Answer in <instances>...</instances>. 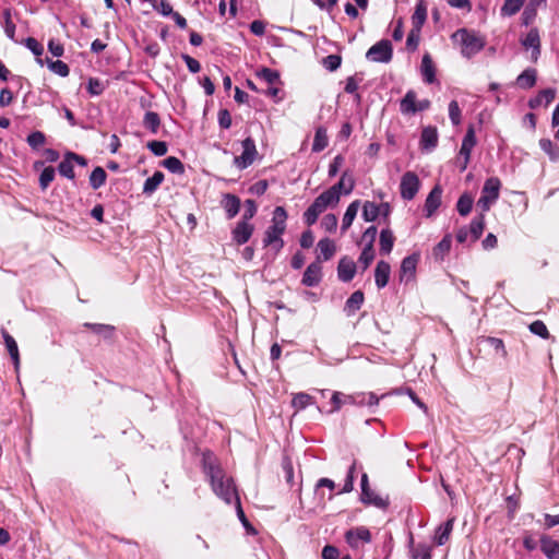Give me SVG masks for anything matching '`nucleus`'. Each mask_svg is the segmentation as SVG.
Returning <instances> with one entry per match:
<instances>
[{
  "mask_svg": "<svg viewBox=\"0 0 559 559\" xmlns=\"http://www.w3.org/2000/svg\"><path fill=\"white\" fill-rule=\"evenodd\" d=\"M203 472L210 480L214 493L227 504L238 498L234 479L222 468L218 459L210 451L202 455Z\"/></svg>",
  "mask_w": 559,
  "mask_h": 559,
  "instance_id": "obj_1",
  "label": "nucleus"
},
{
  "mask_svg": "<svg viewBox=\"0 0 559 559\" xmlns=\"http://www.w3.org/2000/svg\"><path fill=\"white\" fill-rule=\"evenodd\" d=\"M258 155L255 142L248 136L242 141V153L234 158V164L239 169H246L251 166Z\"/></svg>",
  "mask_w": 559,
  "mask_h": 559,
  "instance_id": "obj_6",
  "label": "nucleus"
},
{
  "mask_svg": "<svg viewBox=\"0 0 559 559\" xmlns=\"http://www.w3.org/2000/svg\"><path fill=\"white\" fill-rule=\"evenodd\" d=\"M381 215V207L374 202L366 201L362 206V218L366 222H374Z\"/></svg>",
  "mask_w": 559,
  "mask_h": 559,
  "instance_id": "obj_36",
  "label": "nucleus"
},
{
  "mask_svg": "<svg viewBox=\"0 0 559 559\" xmlns=\"http://www.w3.org/2000/svg\"><path fill=\"white\" fill-rule=\"evenodd\" d=\"M73 168L74 164L72 163L68 154H66L63 159L58 165L59 174L68 179L73 180L75 178Z\"/></svg>",
  "mask_w": 559,
  "mask_h": 559,
  "instance_id": "obj_41",
  "label": "nucleus"
},
{
  "mask_svg": "<svg viewBox=\"0 0 559 559\" xmlns=\"http://www.w3.org/2000/svg\"><path fill=\"white\" fill-rule=\"evenodd\" d=\"M338 195L330 189L318 195L312 204L305 211L304 221L308 226L316 224L320 214L328 207H334L338 204Z\"/></svg>",
  "mask_w": 559,
  "mask_h": 559,
  "instance_id": "obj_4",
  "label": "nucleus"
},
{
  "mask_svg": "<svg viewBox=\"0 0 559 559\" xmlns=\"http://www.w3.org/2000/svg\"><path fill=\"white\" fill-rule=\"evenodd\" d=\"M313 403L312 396L307 393H297L293 397L292 404L296 409H305L307 406Z\"/></svg>",
  "mask_w": 559,
  "mask_h": 559,
  "instance_id": "obj_46",
  "label": "nucleus"
},
{
  "mask_svg": "<svg viewBox=\"0 0 559 559\" xmlns=\"http://www.w3.org/2000/svg\"><path fill=\"white\" fill-rule=\"evenodd\" d=\"M427 19V5L425 1L420 0L416 7L415 11L412 15V23L413 28H416V31H420L423 25L425 24Z\"/></svg>",
  "mask_w": 559,
  "mask_h": 559,
  "instance_id": "obj_27",
  "label": "nucleus"
},
{
  "mask_svg": "<svg viewBox=\"0 0 559 559\" xmlns=\"http://www.w3.org/2000/svg\"><path fill=\"white\" fill-rule=\"evenodd\" d=\"M322 280V266L319 261L310 263L302 276L301 283L307 287L317 286Z\"/></svg>",
  "mask_w": 559,
  "mask_h": 559,
  "instance_id": "obj_10",
  "label": "nucleus"
},
{
  "mask_svg": "<svg viewBox=\"0 0 559 559\" xmlns=\"http://www.w3.org/2000/svg\"><path fill=\"white\" fill-rule=\"evenodd\" d=\"M536 83V70L535 69H526L524 70L518 78L516 84L521 88L527 90L535 85Z\"/></svg>",
  "mask_w": 559,
  "mask_h": 559,
  "instance_id": "obj_31",
  "label": "nucleus"
},
{
  "mask_svg": "<svg viewBox=\"0 0 559 559\" xmlns=\"http://www.w3.org/2000/svg\"><path fill=\"white\" fill-rule=\"evenodd\" d=\"M245 207L246 210L241 221L249 223V221L257 214L258 207L255 202L251 199L246 200Z\"/></svg>",
  "mask_w": 559,
  "mask_h": 559,
  "instance_id": "obj_64",
  "label": "nucleus"
},
{
  "mask_svg": "<svg viewBox=\"0 0 559 559\" xmlns=\"http://www.w3.org/2000/svg\"><path fill=\"white\" fill-rule=\"evenodd\" d=\"M453 526H454L453 518L449 519L443 524L438 526V528L436 530V533H435V537H433L435 544L438 546L444 545L450 538V535L453 531Z\"/></svg>",
  "mask_w": 559,
  "mask_h": 559,
  "instance_id": "obj_20",
  "label": "nucleus"
},
{
  "mask_svg": "<svg viewBox=\"0 0 559 559\" xmlns=\"http://www.w3.org/2000/svg\"><path fill=\"white\" fill-rule=\"evenodd\" d=\"M259 78L267 82L269 84H274L278 81L280 75L276 71L270 69V68H263L259 73Z\"/></svg>",
  "mask_w": 559,
  "mask_h": 559,
  "instance_id": "obj_60",
  "label": "nucleus"
},
{
  "mask_svg": "<svg viewBox=\"0 0 559 559\" xmlns=\"http://www.w3.org/2000/svg\"><path fill=\"white\" fill-rule=\"evenodd\" d=\"M374 259V250L370 246H364L359 257V263L362 264V270H367Z\"/></svg>",
  "mask_w": 559,
  "mask_h": 559,
  "instance_id": "obj_52",
  "label": "nucleus"
},
{
  "mask_svg": "<svg viewBox=\"0 0 559 559\" xmlns=\"http://www.w3.org/2000/svg\"><path fill=\"white\" fill-rule=\"evenodd\" d=\"M540 148L549 156L552 162L559 159V151L555 150L551 140L549 139H540L539 140Z\"/></svg>",
  "mask_w": 559,
  "mask_h": 559,
  "instance_id": "obj_47",
  "label": "nucleus"
},
{
  "mask_svg": "<svg viewBox=\"0 0 559 559\" xmlns=\"http://www.w3.org/2000/svg\"><path fill=\"white\" fill-rule=\"evenodd\" d=\"M356 263L348 257H343L337 265V276L340 281L350 282L356 274Z\"/></svg>",
  "mask_w": 559,
  "mask_h": 559,
  "instance_id": "obj_13",
  "label": "nucleus"
},
{
  "mask_svg": "<svg viewBox=\"0 0 559 559\" xmlns=\"http://www.w3.org/2000/svg\"><path fill=\"white\" fill-rule=\"evenodd\" d=\"M332 408L330 413L340 411L344 405L357 404V396L334 392L331 397Z\"/></svg>",
  "mask_w": 559,
  "mask_h": 559,
  "instance_id": "obj_23",
  "label": "nucleus"
},
{
  "mask_svg": "<svg viewBox=\"0 0 559 559\" xmlns=\"http://www.w3.org/2000/svg\"><path fill=\"white\" fill-rule=\"evenodd\" d=\"M377 234V227L370 226L364 231L361 236V241L365 243V246H370V248H373V242L376 240Z\"/></svg>",
  "mask_w": 559,
  "mask_h": 559,
  "instance_id": "obj_63",
  "label": "nucleus"
},
{
  "mask_svg": "<svg viewBox=\"0 0 559 559\" xmlns=\"http://www.w3.org/2000/svg\"><path fill=\"white\" fill-rule=\"evenodd\" d=\"M160 124V118L155 111H146L143 119V126L150 130L152 133H156L158 131Z\"/></svg>",
  "mask_w": 559,
  "mask_h": 559,
  "instance_id": "obj_40",
  "label": "nucleus"
},
{
  "mask_svg": "<svg viewBox=\"0 0 559 559\" xmlns=\"http://www.w3.org/2000/svg\"><path fill=\"white\" fill-rule=\"evenodd\" d=\"M46 63L48 68L56 74L61 78H66L69 75L70 69L67 63L61 60L52 61L51 59H46Z\"/></svg>",
  "mask_w": 559,
  "mask_h": 559,
  "instance_id": "obj_44",
  "label": "nucleus"
},
{
  "mask_svg": "<svg viewBox=\"0 0 559 559\" xmlns=\"http://www.w3.org/2000/svg\"><path fill=\"white\" fill-rule=\"evenodd\" d=\"M318 250H319V255L317 257V261L320 262L321 258L324 261H328L334 255V253L336 251V247H335V243L333 240H331L329 238H323L318 242Z\"/></svg>",
  "mask_w": 559,
  "mask_h": 559,
  "instance_id": "obj_26",
  "label": "nucleus"
},
{
  "mask_svg": "<svg viewBox=\"0 0 559 559\" xmlns=\"http://www.w3.org/2000/svg\"><path fill=\"white\" fill-rule=\"evenodd\" d=\"M359 205H360V201L355 200L347 206L346 212L343 216V221H342V227H341L342 231L347 230L352 226V224L357 215Z\"/></svg>",
  "mask_w": 559,
  "mask_h": 559,
  "instance_id": "obj_28",
  "label": "nucleus"
},
{
  "mask_svg": "<svg viewBox=\"0 0 559 559\" xmlns=\"http://www.w3.org/2000/svg\"><path fill=\"white\" fill-rule=\"evenodd\" d=\"M418 260V254H412L403 259L400 270L401 282H408L414 278Z\"/></svg>",
  "mask_w": 559,
  "mask_h": 559,
  "instance_id": "obj_14",
  "label": "nucleus"
},
{
  "mask_svg": "<svg viewBox=\"0 0 559 559\" xmlns=\"http://www.w3.org/2000/svg\"><path fill=\"white\" fill-rule=\"evenodd\" d=\"M475 144H476V136H475L474 129L471 127V128H468V130L466 131V133L463 138L461 150H460V155L463 156V158H464L463 164L461 166L462 171L466 169V167L469 163L471 153H472V150L475 146Z\"/></svg>",
  "mask_w": 559,
  "mask_h": 559,
  "instance_id": "obj_9",
  "label": "nucleus"
},
{
  "mask_svg": "<svg viewBox=\"0 0 559 559\" xmlns=\"http://www.w3.org/2000/svg\"><path fill=\"white\" fill-rule=\"evenodd\" d=\"M420 187V181L418 176L414 171H406L402 178L400 183V192L401 197L404 200L411 201L415 198Z\"/></svg>",
  "mask_w": 559,
  "mask_h": 559,
  "instance_id": "obj_7",
  "label": "nucleus"
},
{
  "mask_svg": "<svg viewBox=\"0 0 559 559\" xmlns=\"http://www.w3.org/2000/svg\"><path fill=\"white\" fill-rule=\"evenodd\" d=\"M417 95L413 90L406 92L405 96L400 102L401 114L408 116L416 114Z\"/></svg>",
  "mask_w": 559,
  "mask_h": 559,
  "instance_id": "obj_22",
  "label": "nucleus"
},
{
  "mask_svg": "<svg viewBox=\"0 0 559 559\" xmlns=\"http://www.w3.org/2000/svg\"><path fill=\"white\" fill-rule=\"evenodd\" d=\"M474 199L469 193H463L456 203V210L460 215L467 216L473 207Z\"/></svg>",
  "mask_w": 559,
  "mask_h": 559,
  "instance_id": "obj_37",
  "label": "nucleus"
},
{
  "mask_svg": "<svg viewBox=\"0 0 559 559\" xmlns=\"http://www.w3.org/2000/svg\"><path fill=\"white\" fill-rule=\"evenodd\" d=\"M412 559H431V548L419 544L412 549Z\"/></svg>",
  "mask_w": 559,
  "mask_h": 559,
  "instance_id": "obj_53",
  "label": "nucleus"
},
{
  "mask_svg": "<svg viewBox=\"0 0 559 559\" xmlns=\"http://www.w3.org/2000/svg\"><path fill=\"white\" fill-rule=\"evenodd\" d=\"M525 0H504L503 5L501 7L500 13L502 16H512L516 14Z\"/></svg>",
  "mask_w": 559,
  "mask_h": 559,
  "instance_id": "obj_39",
  "label": "nucleus"
},
{
  "mask_svg": "<svg viewBox=\"0 0 559 559\" xmlns=\"http://www.w3.org/2000/svg\"><path fill=\"white\" fill-rule=\"evenodd\" d=\"M452 40L461 48L463 57L471 59L485 47L486 40L475 31L460 28L452 35Z\"/></svg>",
  "mask_w": 559,
  "mask_h": 559,
  "instance_id": "obj_3",
  "label": "nucleus"
},
{
  "mask_svg": "<svg viewBox=\"0 0 559 559\" xmlns=\"http://www.w3.org/2000/svg\"><path fill=\"white\" fill-rule=\"evenodd\" d=\"M452 239L450 235H445L433 249L436 257H443L451 249Z\"/></svg>",
  "mask_w": 559,
  "mask_h": 559,
  "instance_id": "obj_50",
  "label": "nucleus"
},
{
  "mask_svg": "<svg viewBox=\"0 0 559 559\" xmlns=\"http://www.w3.org/2000/svg\"><path fill=\"white\" fill-rule=\"evenodd\" d=\"M27 143L33 150H38L46 142V136L41 131H34L28 134Z\"/></svg>",
  "mask_w": 559,
  "mask_h": 559,
  "instance_id": "obj_49",
  "label": "nucleus"
},
{
  "mask_svg": "<svg viewBox=\"0 0 559 559\" xmlns=\"http://www.w3.org/2000/svg\"><path fill=\"white\" fill-rule=\"evenodd\" d=\"M556 97V91L552 88H546L538 93V95L528 102V106L532 109L538 108L540 105L545 104L548 106Z\"/></svg>",
  "mask_w": 559,
  "mask_h": 559,
  "instance_id": "obj_25",
  "label": "nucleus"
},
{
  "mask_svg": "<svg viewBox=\"0 0 559 559\" xmlns=\"http://www.w3.org/2000/svg\"><path fill=\"white\" fill-rule=\"evenodd\" d=\"M420 68L425 81L429 84L433 83L436 78V70L431 57L428 53L423 57Z\"/></svg>",
  "mask_w": 559,
  "mask_h": 559,
  "instance_id": "obj_30",
  "label": "nucleus"
},
{
  "mask_svg": "<svg viewBox=\"0 0 559 559\" xmlns=\"http://www.w3.org/2000/svg\"><path fill=\"white\" fill-rule=\"evenodd\" d=\"M328 144L329 139L326 134V129L323 127L317 128L312 143V152L319 153L323 151L328 146Z\"/></svg>",
  "mask_w": 559,
  "mask_h": 559,
  "instance_id": "obj_34",
  "label": "nucleus"
},
{
  "mask_svg": "<svg viewBox=\"0 0 559 559\" xmlns=\"http://www.w3.org/2000/svg\"><path fill=\"white\" fill-rule=\"evenodd\" d=\"M394 235L391 229L384 228L380 233V252L382 254H389L394 246Z\"/></svg>",
  "mask_w": 559,
  "mask_h": 559,
  "instance_id": "obj_29",
  "label": "nucleus"
},
{
  "mask_svg": "<svg viewBox=\"0 0 559 559\" xmlns=\"http://www.w3.org/2000/svg\"><path fill=\"white\" fill-rule=\"evenodd\" d=\"M540 549L548 559H559V542L544 535L540 538Z\"/></svg>",
  "mask_w": 559,
  "mask_h": 559,
  "instance_id": "obj_21",
  "label": "nucleus"
},
{
  "mask_svg": "<svg viewBox=\"0 0 559 559\" xmlns=\"http://www.w3.org/2000/svg\"><path fill=\"white\" fill-rule=\"evenodd\" d=\"M222 206L227 214V218H234L240 210V199L231 193H226L222 200Z\"/></svg>",
  "mask_w": 559,
  "mask_h": 559,
  "instance_id": "obj_19",
  "label": "nucleus"
},
{
  "mask_svg": "<svg viewBox=\"0 0 559 559\" xmlns=\"http://www.w3.org/2000/svg\"><path fill=\"white\" fill-rule=\"evenodd\" d=\"M500 188L501 181L499 180V178L490 177L485 181L481 189V194L488 197L489 199L496 202L499 198Z\"/></svg>",
  "mask_w": 559,
  "mask_h": 559,
  "instance_id": "obj_24",
  "label": "nucleus"
},
{
  "mask_svg": "<svg viewBox=\"0 0 559 559\" xmlns=\"http://www.w3.org/2000/svg\"><path fill=\"white\" fill-rule=\"evenodd\" d=\"M361 501L366 504H373L378 508H384L386 507V501L376 495L370 488H369V498L361 497Z\"/></svg>",
  "mask_w": 559,
  "mask_h": 559,
  "instance_id": "obj_61",
  "label": "nucleus"
},
{
  "mask_svg": "<svg viewBox=\"0 0 559 559\" xmlns=\"http://www.w3.org/2000/svg\"><path fill=\"white\" fill-rule=\"evenodd\" d=\"M391 273V266L388 262L381 260L377 263L374 270V280L378 288H383L388 285Z\"/></svg>",
  "mask_w": 559,
  "mask_h": 559,
  "instance_id": "obj_17",
  "label": "nucleus"
},
{
  "mask_svg": "<svg viewBox=\"0 0 559 559\" xmlns=\"http://www.w3.org/2000/svg\"><path fill=\"white\" fill-rule=\"evenodd\" d=\"M521 43L526 49L531 48L533 50V58L537 59L538 55L540 53V38L538 29L531 28Z\"/></svg>",
  "mask_w": 559,
  "mask_h": 559,
  "instance_id": "obj_18",
  "label": "nucleus"
},
{
  "mask_svg": "<svg viewBox=\"0 0 559 559\" xmlns=\"http://www.w3.org/2000/svg\"><path fill=\"white\" fill-rule=\"evenodd\" d=\"M449 117L454 126L461 122V109L456 100H451L449 104Z\"/></svg>",
  "mask_w": 559,
  "mask_h": 559,
  "instance_id": "obj_57",
  "label": "nucleus"
},
{
  "mask_svg": "<svg viewBox=\"0 0 559 559\" xmlns=\"http://www.w3.org/2000/svg\"><path fill=\"white\" fill-rule=\"evenodd\" d=\"M104 90H105V85H104V83L100 80L95 79V78H91L88 80L87 92L92 96L100 95L104 92Z\"/></svg>",
  "mask_w": 559,
  "mask_h": 559,
  "instance_id": "obj_55",
  "label": "nucleus"
},
{
  "mask_svg": "<svg viewBox=\"0 0 559 559\" xmlns=\"http://www.w3.org/2000/svg\"><path fill=\"white\" fill-rule=\"evenodd\" d=\"M346 543L352 548H358L360 543H370L371 534L370 531L365 526H358L352 530H348L345 533Z\"/></svg>",
  "mask_w": 559,
  "mask_h": 559,
  "instance_id": "obj_8",
  "label": "nucleus"
},
{
  "mask_svg": "<svg viewBox=\"0 0 559 559\" xmlns=\"http://www.w3.org/2000/svg\"><path fill=\"white\" fill-rule=\"evenodd\" d=\"M469 233L472 241H476L481 236L484 229H485V216L484 214H480L473 218V221L469 224Z\"/></svg>",
  "mask_w": 559,
  "mask_h": 559,
  "instance_id": "obj_35",
  "label": "nucleus"
},
{
  "mask_svg": "<svg viewBox=\"0 0 559 559\" xmlns=\"http://www.w3.org/2000/svg\"><path fill=\"white\" fill-rule=\"evenodd\" d=\"M344 90L347 94H354L356 102L360 103L361 96H360V94L357 93L358 82L356 81L355 76H349L346 79V84H345Z\"/></svg>",
  "mask_w": 559,
  "mask_h": 559,
  "instance_id": "obj_58",
  "label": "nucleus"
},
{
  "mask_svg": "<svg viewBox=\"0 0 559 559\" xmlns=\"http://www.w3.org/2000/svg\"><path fill=\"white\" fill-rule=\"evenodd\" d=\"M438 144V132L435 127H426L421 131L420 146L423 150L432 151Z\"/></svg>",
  "mask_w": 559,
  "mask_h": 559,
  "instance_id": "obj_16",
  "label": "nucleus"
},
{
  "mask_svg": "<svg viewBox=\"0 0 559 559\" xmlns=\"http://www.w3.org/2000/svg\"><path fill=\"white\" fill-rule=\"evenodd\" d=\"M253 230L252 224L240 221L231 231L233 239L237 245H245L251 238Z\"/></svg>",
  "mask_w": 559,
  "mask_h": 559,
  "instance_id": "obj_12",
  "label": "nucleus"
},
{
  "mask_svg": "<svg viewBox=\"0 0 559 559\" xmlns=\"http://www.w3.org/2000/svg\"><path fill=\"white\" fill-rule=\"evenodd\" d=\"M53 179H55V169L51 166L44 168L39 176L40 188L43 190L47 189Z\"/></svg>",
  "mask_w": 559,
  "mask_h": 559,
  "instance_id": "obj_51",
  "label": "nucleus"
},
{
  "mask_svg": "<svg viewBox=\"0 0 559 559\" xmlns=\"http://www.w3.org/2000/svg\"><path fill=\"white\" fill-rule=\"evenodd\" d=\"M147 148L156 156H164L167 153V144L164 141H151Z\"/></svg>",
  "mask_w": 559,
  "mask_h": 559,
  "instance_id": "obj_56",
  "label": "nucleus"
},
{
  "mask_svg": "<svg viewBox=\"0 0 559 559\" xmlns=\"http://www.w3.org/2000/svg\"><path fill=\"white\" fill-rule=\"evenodd\" d=\"M337 222L338 221H337L336 215L326 214L321 221V226H322V228H324V230H326L329 233H333L336 230Z\"/></svg>",
  "mask_w": 559,
  "mask_h": 559,
  "instance_id": "obj_59",
  "label": "nucleus"
},
{
  "mask_svg": "<svg viewBox=\"0 0 559 559\" xmlns=\"http://www.w3.org/2000/svg\"><path fill=\"white\" fill-rule=\"evenodd\" d=\"M441 198H442V188L439 185H437L431 189V191L429 192V194L426 198L425 207H424L425 212H426V217H430L436 213V211L441 205Z\"/></svg>",
  "mask_w": 559,
  "mask_h": 559,
  "instance_id": "obj_11",
  "label": "nucleus"
},
{
  "mask_svg": "<svg viewBox=\"0 0 559 559\" xmlns=\"http://www.w3.org/2000/svg\"><path fill=\"white\" fill-rule=\"evenodd\" d=\"M24 45L37 57V62L43 66L44 61L39 58L44 52V47L34 37H27Z\"/></svg>",
  "mask_w": 559,
  "mask_h": 559,
  "instance_id": "obj_45",
  "label": "nucleus"
},
{
  "mask_svg": "<svg viewBox=\"0 0 559 559\" xmlns=\"http://www.w3.org/2000/svg\"><path fill=\"white\" fill-rule=\"evenodd\" d=\"M393 47L389 39H381L366 52V58L372 62L388 63L392 60Z\"/></svg>",
  "mask_w": 559,
  "mask_h": 559,
  "instance_id": "obj_5",
  "label": "nucleus"
},
{
  "mask_svg": "<svg viewBox=\"0 0 559 559\" xmlns=\"http://www.w3.org/2000/svg\"><path fill=\"white\" fill-rule=\"evenodd\" d=\"M84 326L93 330L96 334L102 335L104 338H110L115 332V326L102 323H85Z\"/></svg>",
  "mask_w": 559,
  "mask_h": 559,
  "instance_id": "obj_42",
  "label": "nucleus"
},
{
  "mask_svg": "<svg viewBox=\"0 0 559 559\" xmlns=\"http://www.w3.org/2000/svg\"><path fill=\"white\" fill-rule=\"evenodd\" d=\"M342 59L337 55H330L323 59V66L329 71H335L341 67Z\"/></svg>",
  "mask_w": 559,
  "mask_h": 559,
  "instance_id": "obj_62",
  "label": "nucleus"
},
{
  "mask_svg": "<svg viewBox=\"0 0 559 559\" xmlns=\"http://www.w3.org/2000/svg\"><path fill=\"white\" fill-rule=\"evenodd\" d=\"M107 174L103 167H95L90 176V185L93 189H99L105 185Z\"/></svg>",
  "mask_w": 559,
  "mask_h": 559,
  "instance_id": "obj_38",
  "label": "nucleus"
},
{
  "mask_svg": "<svg viewBox=\"0 0 559 559\" xmlns=\"http://www.w3.org/2000/svg\"><path fill=\"white\" fill-rule=\"evenodd\" d=\"M355 188V179L349 170H345L337 183L329 188L331 191H334L338 198L341 197V193H344L345 195L352 193V191Z\"/></svg>",
  "mask_w": 559,
  "mask_h": 559,
  "instance_id": "obj_15",
  "label": "nucleus"
},
{
  "mask_svg": "<svg viewBox=\"0 0 559 559\" xmlns=\"http://www.w3.org/2000/svg\"><path fill=\"white\" fill-rule=\"evenodd\" d=\"M163 166L173 174L182 175L185 166L181 160L175 156H169L163 160Z\"/></svg>",
  "mask_w": 559,
  "mask_h": 559,
  "instance_id": "obj_43",
  "label": "nucleus"
},
{
  "mask_svg": "<svg viewBox=\"0 0 559 559\" xmlns=\"http://www.w3.org/2000/svg\"><path fill=\"white\" fill-rule=\"evenodd\" d=\"M164 180L162 171H155L152 177H148L143 186V193L151 195L154 193Z\"/></svg>",
  "mask_w": 559,
  "mask_h": 559,
  "instance_id": "obj_33",
  "label": "nucleus"
},
{
  "mask_svg": "<svg viewBox=\"0 0 559 559\" xmlns=\"http://www.w3.org/2000/svg\"><path fill=\"white\" fill-rule=\"evenodd\" d=\"M364 304V293L360 290L354 292L350 297L346 300L345 310L347 314H354L357 310L360 309Z\"/></svg>",
  "mask_w": 559,
  "mask_h": 559,
  "instance_id": "obj_32",
  "label": "nucleus"
},
{
  "mask_svg": "<svg viewBox=\"0 0 559 559\" xmlns=\"http://www.w3.org/2000/svg\"><path fill=\"white\" fill-rule=\"evenodd\" d=\"M356 464H357L356 461H354L353 464L349 466L344 486L338 493H347V492L353 491Z\"/></svg>",
  "mask_w": 559,
  "mask_h": 559,
  "instance_id": "obj_48",
  "label": "nucleus"
},
{
  "mask_svg": "<svg viewBox=\"0 0 559 559\" xmlns=\"http://www.w3.org/2000/svg\"><path fill=\"white\" fill-rule=\"evenodd\" d=\"M530 331L533 334H536L543 338H548V336H549V332H548L546 324L540 320H536V321L532 322L530 324Z\"/></svg>",
  "mask_w": 559,
  "mask_h": 559,
  "instance_id": "obj_54",
  "label": "nucleus"
},
{
  "mask_svg": "<svg viewBox=\"0 0 559 559\" xmlns=\"http://www.w3.org/2000/svg\"><path fill=\"white\" fill-rule=\"evenodd\" d=\"M287 212L283 206H276L273 211L271 225L263 237V247H270L277 254L284 247L283 235L286 230Z\"/></svg>",
  "mask_w": 559,
  "mask_h": 559,
  "instance_id": "obj_2",
  "label": "nucleus"
}]
</instances>
